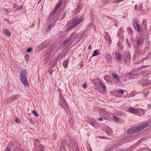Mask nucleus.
Instances as JSON below:
<instances>
[{
    "instance_id": "1",
    "label": "nucleus",
    "mask_w": 151,
    "mask_h": 151,
    "mask_svg": "<svg viewBox=\"0 0 151 151\" xmlns=\"http://www.w3.org/2000/svg\"><path fill=\"white\" fill-rule=\"evenodd\" d=\"M27 76V70L25 69L22 70L20 75V80L25 86L28 87L29 86V85L28 82Z\"/></svg>"
},
{
    "instance_id": "2",
    "label": "nucleus",
    "mask_w": 151,
    "mask_h": 151,
    "mask_svg": "<svg viewBox=\"0 0 151 151\" xmlns=\"http://www.w3.org/2000/svg\"><path fill=\"white\" fill-rule=\"evenodd\" d=\"M60 100L59 101V104L60 106L62 107H63L65 112H66V110L68 109V106L67 105L66 101L63 97L61 95L59 96Z\"/></svg>"
},
{
    "instance_id": "3",
    "label": "nucleus",
    "mask_w": 151,
    "mask_h": 151,
    "mask_svg": "<svg viewBox=\"0 0 151 151\" xmlns=\"http://www.w3.org/2000/svg\"><path fill=\"white\" fill-rule=\"evenodd\" d=\"M83 18H81L76 20H74L72 22V24L67 28L65 30V32H67L73 28L74 27H76L78 24L80 23L82 21Z\"/></svg>"
},
{
    "instance_id": "4",
    "label": "nucleus",
    "mask_w": 151,
    "mask_h": 151,
    "mask_svg": "<svg viewBox=\"0 0 151 151\" xmlns=\"http://www.w3.org/2000/svg\"><path fill=\"white\" fill-rule=\"evenodd\" d=\"M139 127L138 129L137 127H132L128 129L127 132L129 134H132L134 133H136L139 131Z\"/></svg>"
},
{
    "instance_id": "5",
    "label": "nucleus",
    "mask_w": 151,
    "mask_h": 151,
    "mask_svg": "<svg viewBox=\"0 0 151 151\" xmlns=\"http://www.w3.org/2000/svg\"><path fill=\"white\" fill-rule=\"evenodd\" d=\"M131 60V57L129 53H127L125 56L124 57V63L127 65L130 64V61Z\"/></svg>"
},
{
    "instance_id": "6",
    "label": "nucleus",
    "mask_w": 151,
    "mask_h": 151,
    "mask_svg": "<svg viewBox=\"0 0 151 151\" xmlns=\"http://www.w3.org/2000/svg\"><path fill=\"white\" fill-rule=\"evenodd\" d=\"M35 147L37 151H44V147L41 144H37L35 142Z\"/></svg>"
},
{
    "instance_id": "7",
    "label": "nucleus",
    "mask_w": 151,
    "mask_h": 151,
    "mask_svg": "<svg viewBox=\"0 0 151 151\" xmlns=\"http://www.w3.org/2000/svg\"><path fill=\"white\" fill-rule=\"evenodd\" d=\"M20 95L19 94H15L12 95L9 98L10 99L11 101L16 100L20 97Z\"/></svg>"
},
{
    "instance_id": "8",
    "label": "nucleus",
    "mask_w": 151,
    "mask_h": 151,
    "mask_svg": "<svg viewBox=\"0 0 151 151\" xmlns=\"http://www.w3.org/2000/svg\"><path fill=\"white\" fill-rule=\"evenodd\" d=\"M128 110L130 113L132 114H137L138 113V110L133 107L129 108L128 109Z\"/></svg>"
},
{
    "instance_id": "9",
    "label": "nucleus",
    "mask_w": 151,
    "mask_h": 151,
    "mask_svg": "<svg viewBox=\"0 0 151 151\" xmlns=\"http://www.w3.org/2000/svg\"><path fill=\"white\" fill-rule=\"evenodd\" d=\"M82 5L81 4L79 5L77 8L74 10L73 11V13H74L75 14H77L81 10Z\"/></svg>"
},
{
    "instance_id": "10",
    "label": "nucleus",
    "mask_w": 151,
    "mask_h": 151,
    "mask_svg": "<svg viewBox=\"0 0 151 151\" xmlns=\"http://www.w3.org/2000/svg\"><path fill=\"white\" fill-rule=\"evenodd\" d=\"M134 29L136 30L137 32L140 33L141 32L142 28H141L140 24L139 23H137L135 26V28Z\"/></svg>"
},
{
    "instance_id": "11",
    "label": "nucleus",
    "mask_w": 151,
    "mask_h": 151,
    "mask_svg": "<svg viewBox=\"0 0 151 151\" xmlns=\"http://www.w3.org/2000/svg\"><path fill=\"white\" fill-rule=\"evenodd\" d=\"M151 84L150 81L147 80H143L142 85L143 86H146L150 85Z\"/></svg>"
},
{
    "instance_id": "12",
    "label": "nucleus",
    "mask_w": 151,
    "mask_h": 151,
    "mask_svg": "<svg viewBox=\"0 0 151 151\" xmlns=\"http://www.w3.org/2000/svg\"><path fill=\"white\" fill-rule=\"evenodd\" d=\"M149 124L147 123H145V124H142L141 125V126L139 125L138 126H137V128H138L139 127V131L144 129V128H145V127H147L148 125Z\"/></svg>"
},
{
    "instance_id": "13",
    "label": "nucleus",
    "mask_w": 151,
    "mask_h": 151,
    "mask_svg": "<svg viewBox=\"0 0 151 151\" xmlns=\"http://www.w3.org/2000/svg\"><path fill=\"white\" fill-rule=\"evenodd\" d=\"M4 33L8 37H10L11 35V32L7 29H4Z\"/></svg>"
},
{
    "instance_id": "14",
    "label": "nucleus",
    "mask_w": 151,
    "mask_h": 151,
    "mask_svg": "<svg viewBox=\"0 0 151 151\" xmlns=\"http://www.w3.org/2000/svg\"><path fill=\"white\" fill-rule=\"evenodd\" d=\"M70 61V59L69 58H67L65 60L64 62L63 65L64 67L66 68L68 67V64Z\"/></svg>"
},
{
    "instance_id": "15",
    "label": "nucleus",
    "mask_w": 151,
    "mask_h": 151,
    "mask_svg": "<svg viewBox=\"0 0 151 151\" xmlns=\"http://www.w3.org/2000/svg\"><path fill=\"white\" fill-rule=\"evenodd\" d=\"M79 35L78 34H77L76 35H75L74 34H72L70 36H72V40L75 41L77 40L78 37Z\"/></svg>"
},
{
    "instance_id": "16",
    "label": "nucleus",
    "mask_w": 151,
    "mask_h": 151,
    "mask_svg": "<svg viewBox=\"0 0 151 151\" xmlns=\"http://www.w3.org/2000/svg\"><path fill=\"white\" fill-rule=\"evenodd\" d=\"M72 36H70L69 38H67L64 41L63 43V46H64L68 42L72 40Z\"/></svg>"
},
{
    "instance_id": "17",
    "label": "nucleus",
    "mask_w": 151,
    "mask_h": 151,
    "mask_svg": "<svg viewBox=\"0 0 151 151\" xmlns=\"http://www.w3.org/2000/svg\"><path fill=\"white\" fill-rule=\"evenodd\" d=\"M61 144L63 146H65V145H67L68 144L67 140L66 139H63L62 141Z\"/></svg>"
},
{
    "instance_id": "18",
    "label": "nucleus",
    "mask_w": 151,
    "mask_h": 151,
    "mask_svg": "<svg viewBox=\"0 0 151 151\" xmlns=\"http://www.w3.org/2000/svg\"><path fill=\"white\" fill-rule=\"evenodd\" d=\"M116 58L118 62H119L121 60V54L119 52L117 53V55L116 56Z\"/></svg>"
},
{
    "instance_id": "19",
    "label": "nucleus",
    "mask_w": 151,
    "mask_h": 151,
    "mask_svg": "<svg viewBox=\"0 0 151 151\" xmlns=\"http://www.w3.org/2000/svg\"><path fill=\"white\" fill-rule=\"evenodd\" d=\"M100 54V53L99 52V51L98 50H95L93 52V53L92 55V57L94 56Z\"/></svg>"
},
{
    "instance_id": "20",
    "label": "nucleus",
    "mask_w": 151,
    "mask_h": 151,
    "mask_svg": "<svg viewBox=\"0 0 151 151\" xmlns=\"http://www.w3.org/2000/svg\"><path fill=\"white\" fill-rule=\"evenodd\" d=\"M18 5L16 3H14L13 5V8L14 9V11L16 12L17 11L16 10L17 9Z\"/></svg>"
},
{
    "instance_id": "21",
    "label": "nucleus",
    "mask_w": 151,
    "mask_h": 151,
    "mask_svg": "<svg viewBox=\"0 0 151 151\" xmlns=\"http://www.w3.org/2000/svg\"><path fill=\"white\" fill-rule=\"evenodd\" d=\"M112 75L114 78L118 81L119 80V76L116 74L112 73Z\"/></svg>"
},
{
    "instance_id": "22",
    "label": "nucleus",
    "mask_w": 151,
    "mask_h": 151,
    "mask_svg": "<svg viewBox=\"0 0 151 151\" xmlns=\"http://www.w3.org/2000/svg\"><path fill=\"white\" fill-rule=\"evenodd\" d=\"M106 57V59L108 61L111 60L112 59L111 57L110 54H107Z\"/></svg>"
},
{
    "instance_id": "23",
    "label": "nucleus",
    "mask_w": 151,
    "mask_h": 151,
    "mask_svg": "<svg viewBox=\"0 0 151 151\" xmlns=\"http://www.w3.org/2000/svg\"><path fill=\"white\" fill-rule=\"evenodd\" d=\"M127 30L128 31V33L129 34L131 35H133V30L131 28H128Z\"/></svg>"
},
{
    "instance_id": "24",
    "label": "nucleus",
    "mask_w": 151,
    "mask_h": 151,
    "mask_svg": "<svg viewBox=\"0 0 151 151\" xmlns=\"http://www.w3.org/2000/svg\"><path fill=\"white\" fill-rule=\"evenodd\" d=\"M105 80L107 82L110 81L109 77L108 76H105L104 77Z\"/></svg>"
},
{
    "instance_id": "25",
    "label": "nucleus",
    "mask_w": 151,
    "mask_h": 151,
    "mask_svg": "<svg viewBox=\"0 0 151 151\" xmlns=\"http://www.w3.org/2000/svg\"><path fill=\"white\" fill-rule=\"evenodd\" d=\"M137 23H137V21L136 20H134L132 24L134 28H135V26L136 25V24Z\"/></svg>"
},
{
    "instance_id": "26",
    "label": "nucleus",
    "mask_w": 151,
    "mask_h": 151,
    "mask_svg": "<svg viewBox=\"0 0 151 151\" xmlns=\"http://www.w3.org/2000/svg\"><path fill=\"white\" fill-rule=\"evenodd\" d=\"M112 132V131L111 129H107V131H106L107 133L109 136H110L111 135Z\"/></svg>"
},
{
    "instance_id": "27",
    "label": "nucleus",
    "mask_w": 151,
    "mask_h": 151,
    "mask_svg": "<svg viewBox=\"0 0 151 151\" xmlns=\"http://www.w3.org/2000/svg\"><path fill=\"white\" fill-rule=\"evenodd\" d=\"M24 57L26 61H29V55L28 54H26L24 56Z\"/></svg>"
},
{
    "instance_id": "28",
    "label": "nucleus",
    "mask_w": 151,
    "mask_h": 151,
    "mask_svg": "<svg viewBox=\"0 0 151 151\" xmlns=\"http://www.w3.org/2000/svg\"><path fill=\"white\" fill-rule=\"evenodd\" d=\"M142 42L141 40L140 39H139L137 42V44L138 46L140 45L141 43H142Z\"/></svg>"
},
{
    "instance_id": "29",
    "label": "nucleus",
    "mask_w": 151,
    "mask_h": 151,
    "mask_svg": "<svg viewBox=\"0 0 151 151\" xmlns=\"http://www.w3.org/2000/svg\"><path fill=\"white\" fill-rule=\"evenodd\" d=\"M124 0H113L112 2L114 3H118L123 1Z\"/></svg>"
},
{
    "instance_id": "30",
    "label": "nucleus",
    "mask_w": 151,
    "mask_h": 151,
    "mask_svg": "<svg viewBox=\"0 0 151 151\" xmlns=\"http://www.w3.org/2000/svg\"><path fill=\"white\" fill-rule=\"evenodd\" d=\"M100 84L101 85V87L102 88L106 90V88L105 87V86L102 82H100Z\"/></svg>"
},
{
    "instance_id": "31",
    "label": "nucleus",
    "mask_w": 151,
    "mask_h": 151,
    "mask_svg": "<svg viewBox=\"0 0 151 151\" xmlns=\"http://www.w3.org/2000/svg\"><path fill=\"white\" fill-rule=\"evenodd\" d=\"M23 5H21L19 6L18 5L17 9L16 10L17 11H18L21 10L23 8Z\"/></svg>"
},
{
    "instance_id": "32",
    "label": "nucleus",
    "mask_w": 151,
    "mask_h": 151,
    "mask_svg": "<svg viewBox=\"0 0 151 151\" xmlns=\"http://www.w3.org/2000/svg\"><path fill=\"white\" fill-rule=\"evenodd\" d=\"M11 148L9 147V145H8L6 148V151H11Z\"/></svg>"
},
{
    "instance_id": "33",
    "label": "nucleus",
    "mask_w": 151,
    "mask_h": 151,
    "mask_svg": "<svg viewBox=\"0 0 151 151\" xmlns=\"http://www.w3.org/2000/svg\"><path fill=\"white\" fill-rule=\"evenodd\" d=\"M106 37H108V39H107V38H105L106 40L107 39H108V41H109L111 42V40L110 37L109 35H107L106 36Z\"/></svg>"
},
{
    "instance_id": "34",
    "label": "nucleus",
    "mask_w": 151,
    "mask_h": 151,
    "mask_svg": "<svg viewBox=\"0 0 151 151\" xmlns=\"http://www.w3.org/2000/svg\"><path fill=\"white\" fill-rule=\"evenodd\" d=\"M32 50V48L31 47H30L27 49V52L29 53Z\"/></svg>"
},
{
    "instance_id": "35",
    "label": "nucleus",
    "mask_w": 151,
    "mask_h": 151,
    "mask_svg": "<svg viewBox=\"0 0 151 151\" xmlns=\"http://www.w3.org/2000/svg\"><path fill=\"white\" fill-rule=\"evenodd\" d=\"M32 112L37 117L38 116L37 113L35 111L33 110L32 111Z\"/></svg>"
},
{
    "instance_id": "36",
    "label": "nucleus",
    "mask_w": 151,
    "mask_h": 151,
    "mask_svg": "<svg viewBox=\"0 0 151 151\" xmlns=\"http://www.w3.org/2000/svg\"><path fill=\"white\" fill-rule=\"evenodd\" d=\"M61 2H59L58 4L56 6V7L58 9L61 6Z\"/></svg>"
},
{
    "instance_id": "37",
    "label": "nucleus",
    "mask_w": 151,
    "mask_h": 151,
    "mask_svg": "<svg viewBox=\"0 0 151 151\" xmlns=\"http://www.w3.org/2000/svg\"><path fill=\"white\" fill-rule=\"evenodd\" d=\"M100 110L104 113H105L106 112V111L103 108L100 109Z\"/></svg>"
},
{
    "instance_id": "38",
    "label": "nucleus",
    "mask_w": 151,
    "mask_h": 151,
    "mask_svg": "<svg viewBox=\"0 0 151 151\" xmlns=\"http://www.w3.org/2000/svg\"><path fill=\"white\" fill-rule=\"evenodd\" d=\"M118 92L120 93L123 94L124 92L122 89H120L118 91Z\"/></svg>"
},
{
    "instance_id": "39",
    "label": "nucleus",
    "mask_w": 151,
    "mask_h": 151,
    "mask_svg": "<svg viewBox=\"0 0 151 151\" xmlns=\"http://www.w3.org/2000/svg\"><path fill=\"white\" fill-rule=\"evenodd\" d=\"M118 46L120 47V48L121 49H122L123 48V47L122 45L120 43H119V42H118L117 44Z\"/></svg>"
},
{
    "instance_id": "40",
    "label": "nucleus",
    "mask_w": 151,
    "mask_h": 151,
    "mask_svg": "<svg viewBox=\"0 0 151 151\" xmlns=\"http://www.w3.org/2000/svg\"><path fill=\"white\" fill-rule=\"evenodd\" d=\"M51 25H52V23H51L50 25L48 26L47 27V31H49L50 30V28H51Z\"/></svg>"
},
{
    "instance_id": "41",
    "label": "nucleus",
    "mask_w": 151,
    "mask_h": 151,
    "mask_svg": "<svg viewBox=\"0 0 151 151\" xmlns=\"http://www.w3.org/2000/svg\"><path fill=\"white\" fill-rule=\"evenodd\" d=\"M113 118L115 120V121H118L119 120L118 118L115 116H114L113 117Z\"/></svg>"
},
{
    "instance_id": "42",
    "label": "nucleus",
    "mask_w": 151,
    "mask_h": 151,
    "mask_svg": "<svg viewBox=\"0 0 151 151\" xmlns=\"http://www.w3.org/2000/svg\"><path fill=\"white\" fill-rule=\"evenodd\" d=\"M127 74L129 76H133L134 75V73L133 72H131L127 73Z\"/></svg>"
},
{
    "instance_id": "43",
    "label": "nucleus",
    "mask_w": 151,
    "mask_h": 151,
    "mask_svg": "<svg viewBox=\"0 0 151 151\" xmlns=\"http://www.w3.org/2000/svg\"><path fill=\"white\" fill-rule=\"evenodd\" d=\"M15 121L17 123H18L19 122H20V121L18 118H16L15 119Z\"/></svg>"
},
{
    "instance_id": "44",
    "label": "nucleus",
    "mask_w": 151,
    "mask_h": 151,
    "mask_svg": "<svg viewBox=\"0 0 151 151\" xmlns=\"http://www.w3.org/2000/svg\"><path fill=\"white\" fill-rule=\"evenodd\" d=\"M52 17V16L50 14L48 17L47 19H48V20H49L51 19V18Z\"/></svg>"
},
{
    "instance_id": "45",
    "label": "nucleus",
    "mask_w": 151,
    "mask_h": 151,
    "mask_svg": "<svg viewBox=\"0 0 151 151\" xmlns=\"http://www.w3.org/2000/svg\"><path fill=\"white\" fill-rule=\"evenodd\" d=\"M83 87L84 89L86 88V83H85L83 85Z\"/></svg>"
},
{
    "instance_id": "46",
    "label": "nucleus",
    "mask_w": 151,
    "mask_h": 151,
    "mask_svg": "<svg viewBox=\"0 0 151 151\" xmlns=\"http://www.w3.org/2000/svg\"><path fill=\"white\" fill-rule=\"evenodd\" d=\"M142 23L144 24H145V27L146 26V22L145 21H142Z\"/></svg>"
},
{
    "instance_id": "47",
    "label": "nucleus",
    "mask_w": 151,
    "mask_h": 151,
    "mask_svg": "<svg viewBox=\"0 0 151 151\" xmlns=\"http://www.w3.org/2000/svg\"><path fill=\"white\" fill-rule=\"evenodd\" d=\"M70 119L71 120H69V122L70 124H73V122L72 121H73V119L71 118Z\"/></svg>"
},
{
    "instance_id": "48",
    "label": "nucleus",
    "mask_w": 151,
    "mask_h": 151,
    "mask_svg": "<svg viewBox=\"0 0 151 151\" xmlns=\"http://www.w3.org/2000/svg\"><path fill=\"white\" fill-rule=\"evenodd\" d=\"M66 16V14L65 13H64L63 14V17L62 19H61L62 20Z\"/></svg>"
},
{
    "instance_id": "49",
    "label": "nucleus",
    "mask_w": 151,
    "mask_h": 151,
    "mask_svg": "<svg viewBox=\"0 0 151 151\" xmlns=\"http://www.w3.org/2000/svg\"><path fill=\"white\" fill-rule=\"evenodd\" d=\"M134 9L136 10L138 9V6L137 5H135L134 7Z\"/></svg>"
},
{
    "instance_id": "50",
    "label": "nucleus",
    "mask_w": 151,
    "mask_h": 151,
    "mask_svg": "<svg viewBox=\"0 0 151 151\" xmlns=\"http://www.w3.org/2000/svg\"><path fill=\"white\" fill-rule=\"evenodd\" d=\"M55 12L54 11H53L52 12L50 13V14L52 15V16L54 15L55 13Z\"/></svg>"
},
{
    "instance_id": "51",
    "label": "nucleus",
    "mask_w": 151,
    "mask_h": 151,
    "mask_svg": "<svg viewBox=\"0 0 151 151\" xmlns=\"http://www.w3.org/2000/svg\"><path fill=\"white\" fill-rule=\"evenodd\" d=\"M98 119L100 121H101L103 120V119L101 117L100 118H98Z\"/></svg>"
},
{
    "instance_id": "52",
    "label": "nucleus",
    "mask_w": 151,
    "mask_h": 151,
    "mask_svg": "<svg viewBox=\"0 0 151 151\" xmlns=\"http://www.w3.org/2000/svg\"><path fill=\"white\" fill-rule=\"evenodd\" d=\"M142 8V6L141 5H140L138 7L139 10H140Z\"/></svg>"
},
{
    "instance_id": "53",
    "label": "nucleus",
    "mask_w": 151,
    "mask_h": 151,
    "mask_svg": "<svg viewBox=\"0 0 151 151\" xmlns=\"http://www.w3.org/2000/svg\"><path fill=\"white\" fill-rule=\"evenodd\" d=\"M58 9V8H57V7H55V8L54 9L53 11H54L55 12H56V11H57Z\"/></svg>"
},
{
    "instance_id": "54",
    "label": "nucleus",
    "mask_w": 151,
    "mask_h": 151,
    "mask_svg": "<svg viewBox=\"0 0 151 151\" xmlns=\"http://www.w3.org/2000/svg\"><path fill=\"white\" fill-rule=\"evenodd\" d=\"M127 42V44L128 45V47L129 48H130L131 47V46L130 45V43H128Z\"/></svg>"
},
{
    "instance_id": "55",
    "label": "nucleus",
    "mask_w": 151,
    "mask_h": 151,
    "mask_svg": "<svg viewBox=\"0 0 151 151\" xmlns=\"http://www.w3.org/2000/svg\"><path fill=\"white\" fill-rule=\"evenodd\" d=\"M144 68H145V66L144 65H142L140 67L141 69H142Z\"/></svg>"
},
{
    "instance_id": "56",
    "label": "nucleus",
    "mask_w": 151,
    "mask_h": 151,
    "mask_svg": "<svg viewBox=\"0 0 151 151\" xmlns=\"http://www.w3.org/2000/svg\"><path fill=\"white\" fill-rule=\"evenodd\" d=\"M4 11L7 12V13L8 14L10 12H8V11L6 9H4Z\"/></svg>"
},
{
    "instance_id": "57",
    "label": "nucleus",
    "mask_w": 151,
    "mask_h": 151,
    "mask_svg": "<svg viewBox=\"0 0 151 151\" xmlns=\"http://www.w3.org/2000/svg\"><path fill=\"white\" fill-rule=\"evenodd\" d=\"M117 35H118V36H119V37H120V38L121 37H120V35H121V34H120L119 33V32H118L117 33Z\"/></svg>"
},
{
    "instance_id": "58",
    "label": "nucleus",
    "mask_w": 151,
    "mask_h": 151,
    "mask_svg": "<svg viewBox=\"0 0 151 151\" xmlns=\"http://www.w3.org/2000/svg\"><path fill=\"white\" fill-rule=\"evenodd\" d=\"M55 65V63H53L51 66V67L52 68H53V67Z\"/></svg>"
},
{
    "instance_id": "59",
    "label": "nucleus",
    "mask_w": 151,
    "mask_h": 151,
    "mask_svg": "<svg viewBox=\"0 0 151 151\" xmlns=\"http://www.w3.org/2000/svg\"><path fill=\"white\" fill-rule=\"evenodd\" d=\"M91 45H89V46H88V49L89 50H90L91 49Z\"/></svg>"
},
{
    "instance_id": "60",
    "label": "nucleus",
    "mask_w": 151,
    "mask_h": 151,
    "mask_svg": "<svg viewBox=\"0 0 151 151\" xmlns=\"http://www.w3.org/2000/svg\"><path fill=\"white\" fill-rule=\"evenodd\" d=\"M113 21L114 22H116L115 21H116V20L114 19H113Z\"/></svg>"
},
{
    "instance_id": "61",
    "label": "nucleus",
    "mask_w": 151,
    "mask_h": 151,
    "mask_svg": "<svg viewBox=\"0 0 151 151\" xmlns=\"http://www.w3.org/2000/svg\"><path fill=\"white\" fill-rule=\"evenodd\" d=\"M107 17L109 19H112V18L111 17H109V16H107Z\"/></svg>"
},
{
    "instance_id": "62",
    "label": "nucleus",
    "mask_w": 151,
    "mask_h": 151,
    "mask_svg": "<svg viewBox=\"0 0 151 151\" xmlns=\"http://www.w3.org/2000/svg\"><path fill=\"white\" fill-rule=\"evenodd\" d=\"M114 25H115V26H116V27H117V23H116V22H115V23Z\"/></svg>"
},
{
    "instance_id": "63",
    "label": "nucleus",
    "mask_w": 151,
    "mask_h": 151,
    "mask_svg": "<svg viewBox=\"0 0 151 151\" xmlns=\"http://www.w3.org/2000/svg\"><path fill=\"white\" fill-rule=\"evenodd\" d=\"M41 0H38V3H40L41 2Z\"/></svg>"
},
{
    "instance_id": "64",
    "label": "nucleus",
    "mask_w": 151,
    "mask_h": 151,
    "mask_svg": "<svg viewBox=\"0 0 151 151\" xmlns=\"http://www.w3.org/2000/svg\"><path fill=\"white\" fill-rule=\"evenodd\" d=\"M5 20H6V21H7L8 22H9V21L8 20H7V19H5Z\"/></svg>"
}]
</instances>
